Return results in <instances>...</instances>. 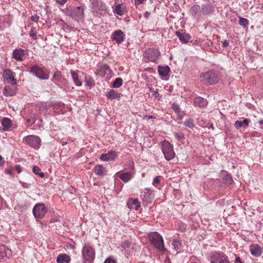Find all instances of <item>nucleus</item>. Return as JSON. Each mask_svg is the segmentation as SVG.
<instances>
[{
	"mask_svg": "<svg viewBox=\"0 0 263 263\" xmlns=\"http://www.w3.org/2000/svg\"><path fill=\"white\" fill-rule=\"evenodd\" d=\"M148 240L150 243L160 252H164L166 251L163 238L158 232L150 233L148 234Z\"/></svg>",
	"mask_w": 263,
	"mask_h": 263,
	"instance_id": "1",
	"label": "nucleus"
},
{
	"mask_svg": "<svg viewBox=\"0 0 263 263\" xmlns=\"http://www.w3.org/2000/svg\"><path fill=\"white\" fill-rule=\"evenodd\" d=\"M161 149L166 160L170 161L175 158L173 145L167 140H164L161 142Z\"/></svg>",
	"mask_w": 263,
	"mask_h": 263,
	"instance_id": "2",
	"label": "nucleus"
},
{
	"mask_svg": "<svg viewBox=\"0 0 263 263\" xmlns=\"http://www.w3.org/2000/svg\"><path fill=\"white\" fill-rule=\"evenodd\" d=\"M84 263H92L95 258L94 249L89 244H85L82 250Z\"/></svg>",
	"mask_w": 263,
	"mask_h": 263,
	"instance_id": "3",
	"label": "nucleus"
},
{
	"mask_svg": "<svg viewBox=\"0 0 263 263\" xmlns=\"http://www.w3.org/2000/svg\"><path fill=\"white\" fill-rule=\"evenodd\" d=\"M211 263H230L228 256L221 251H214L209 256Z\"/></svg>",
	"mask_w": 263,
	"mask_h": 263,
	"instance_id": "4",
	"label": "nucleus"
},
{
	"mask_svg": "<svg viewBox=\"0 0 263 263\" xmlns=\"http://www.w3.org/2000/svg\"><path fill=\"white\" fill-rule=\"evenodd\" d=\"M29 72L40 80H48L49 79V74L46 71V69L37 65H34L30 67Z\"/></svg>",
	"mask_w": 263,
	"mask_h": 263,
	"instance_id": "5",
	"label": "nucleus"
},
{
	"mask_svg": "<svg viewBox=\"0 0 263 263\" xmlns=\"http://www.w3.org/2000/svg\"><path fill=\"white\" fill-rule=\"evenodd\" d=\"M159 51L155 48H148L145 50L143 54V59L145 62H156L160 56Z\"/></svg>",
	"mask_w": 263,
	"mask_h": 263,
	"instance_id": "6",
	"label": "nucleus"
},
{
	"mask_svg": "<svg viewBox=\"0 0 263 263\" xmlns=\"http://www.w3.org/2000/svg\"><path fill=\"white\" fill-rule=\"evenodd\" d=\"M200 77L201 81L205 85H212L218 82L217 76L214 71L201 73Z\"/></svg>",
	"mask_w": 263,
	"mask_h": 263,
	"instance_id": "7",
	"label": "nucleus"
},
{
	"mask_svg": "<svg viewBox=\"0 0 263 263\" xmlns=\"http://www.w3.org/2000/svg\"><path fill=\"white\" fill-rule=\"evenodd\" d=\"M33 214L35 218H43L47 212V209L44 203L36 204L32 210Z\"/></svg>",
	"mask_w": 263,
	"mask_h": 263,
	"instance_id": "8",
	"label": "nucleus"
},
{
	"mask_svg": "<svg viewBox=\"0 0 263 263\" xmlns=\"http://www.w3.org/2000/svg\"><path fill=\"white\" fill-rule=\"evenodd\" d=\"M24 141L30 146L35 149H38L40 147L41 140L40 137L37 136H28L24 139Z\"/></svg>",
	"mask_w": 263,
	"mask_h": 263,
	"instance_id": "9",
	"label": "nucleus"
},
{
	"mask_svg": "<svg viewBox=\"0 0 263 263\" xmlns=\"http://www.w3.org/2000/svg\"><path fill=\"white\" fill-rule=\"evenodd\" d=\"M14 74L15 73L10 69H5L3 72L2 77L4 80L7 81L8 83L15 85L17 83V81L14 78Z\"/></svg>",
	"mask_w": 263,
	"mask_h": 263,
	"instance_id": "10",
	"label": "nucleus"
},
{
	"mask_svg": "<svg viewBox=\"0 0 263 263\" xmlns=\"http://www.w3.org/2000/svg\"><path fill=\"white\" fill-rule=\"evenodd\" d=\"M190 14L195 20H199L202 17L201 7L198 5H193L189 10Z\"/></svg>",
	"mask_w": 263,
	"mask_h": 263,
	"instance_id": "11",
	"label": "nucleus"
},
{
	"mask_svg": "<svg viewBox=\"0 0 263 263\" xmlns=\"http://www.w3.org/2000/svg\"><path fill=\"white\" fill-rule=\"evenodd\" d=\"M97 71L98 74L101 77H104L106 75L109 76L112 73L109 66L106 64H100L98 66Z\"/></svg>",
	"mask_w": 263,
	"mask_h": 263,
	"instance_id": "12",
	"label": "nucleus"
},
{
	"mask_svg": "<svg viewBox=\"0 0 263 263\" xmlns=\"http://www.w3.org/2000/svg\"><path fill=\"white\" fill-rule=\"evenodd\" d=\"M249 251L254 257H259L263 252V247L257 243L252 244L249 247Z\"/></svg>",
	"mask_w": 263,
	"mask_h": 263,
	"instance_id": "13",
	"label": "nucleus"
},
{
	"mask_svg": "<svg viewBox=\"0 0 263 263\" xmlns=\"http://www.w3.org/2000/svg\"><path fill=\"white\" fill-rule=\"evenodd\" d=\"M84 8L83 6H79L75 8L71 13V16L76 21H79L83 19Z\"/></svg>",
	"mask_w": 263,
	"mask_h": 263,
	"instance_id": "14",
	"label": "nucleus"
},
{
	"mask_svg": "<svg viewBox=\"0 0 263 263\" xmlns=\"http://www.w3.org/2000/svg\"><path fill=\"white\" fill-rule=\"evenodd\" d=\"M125 38V35L121 30L115 31L111 36V39L116 41L118 44H121Z\"/></svg>",
	"mask_w": 263,
	"mask_h": 263,
	"instance_id": "15",
	"label": "nucleus"
},
{
	"mask_svg": "<svg viewBox=\"0 0 263 263\" xmlns=\"http://www.w3.org/2000/svg\"><path fill=\"white\" fill-rule=\"evenodd\" d=\"M117 157V153L114 151H110L107 153L103 154L100 157V159L103 161H114Z\"/></svg>",
	"mask_w": 263,
	"mask_h": 263,
	"instance_id": "16",
	"label": "nucleus"
},
{
	"mask_svg": "<svg viewBox=\"0 0 263 263\" xmlns=\"http://www.w3.org/2000/svg\"><path fill=\"white\" fill-rule=\"evenodd\" d=\"M25 55V50L22 48L15 49L13 51V58L17 61H23Z\"/></svg>",
	"mask_w": 263,
	"mask_h": 263,
	"instance_id": "17",
	"label": "nucleus"
},
{
	"mask_svg": "<svg viewBox=\"0 0 263 263\" xmlns=\"http://www.w3.org/2000/svg\"><path fill=\"white\" fill-rule=\"evenodd\" d=\"M141 198L143 201H149L153 196V191L149 189L145 188L144 190L141 192L140 195Z\"/></svg>",
	"mask_w": 263,
	"mask_h": 263,
	"instance_id": "18",
	"label": "nucleus"
},
{
	"mask_svg": "<svg viewBox=\"0 0 263 263\" xmlns=\"http://www.w3.org/2000/svg\"><path fill=\"white\" fill-rule=\"evenodd\" d=\"M106 97L110 100H119L121 98V94L118 93L114 89H110L109 91L106 92Z\"/></svg>",
	"mask_w": 263,
	"mask_h": 263,
	"instance_id": "19",
	"label": "nucleus"
},
{
	"mask_svg": "<svg viewBox=\"0 0 263 263\" xmlns=\"http://www.w3.org/2000/svg\"><path fill=\"white\" fill-rule=\"evenodd\" d=\"M127 205L130 209L138 210L140 206V203L137 198L130 199L128 200Z\"/></svg>",
	"mask_w": 263,
	"mask_h": 263,
	"instance_id": "20",
	"label": "nucleus"
},
{
	"mask_svg": "<svg viewBox=\"0 0 263 263\" xmlns=\"http://www.w3.org/2000/svg\"><path fill=\"white\" fill-rule=\"evenodd\" d=\"M134 174L135 173L132 172H125L120 174L119 175V177L123 182L126 183L133 178Z\"/></svg>",
	"mask_w": 263,
	"mask_h": 263,
	"instance_id": "21",
	"label": "nucleus"
},
{
	"mask_svg": "<svg viewBox=\"0 0 263 263\" xmlns=\"http://www.w3.org/2000/svg\"><path fill=\"white\" fill-rule=\"evenodd\" d=\"M194 104L195 106L199 107H204L208 104V101L205 99L198 97L194 99Z\"/></svg>",
	"mask_w": 263,
	"mask_h": 263,
	"instance_id": "22",
	"label": "nucleus"
},
{
	"mask_svg": "<svg viewBox=\"0 0 263 263\" xmlns=\"http://www.w3.org/2000/svg\"><path fill=\"white\" fill-rule=\"evenodd\" d=\"M176 34L182 43H187L191 38V36L189 34L185 32L181 33L177 31Z\"/></svg>",
	"mask_w": 263,
	"mask_h": 263,
	"instance_id": "23",
	"label": "nucleus"
},
{
	"mask_svg": "<svg viewBox=\"0 0 263 263\" xmlns=\"http://www.w3.org/2000/svg\"><path fill=\"white\" fill-rule=\"evenodd\" d=\"M158 71L159 75L161 77H166L170 71V68L168 66H158Z\"/></svg>",
	"mask_w": 263,
	"mask_h": 263,
	"instance_id": "24",
	"label": "nucleus"
},
{
	"mask_svg": "<svg viewBox=\"0 0 263 263\" xmlns=\"http://www.w3.org/2000/svg\"><path fill=\"white\" fill-rule=\"evenodd\" d=\"M201 8L202 15L210 14L214 11L213 7L209 4L203 5Z\"/></svg>",
	"mask_w": 263,
	"mask_h": 263,
	"instance_id": "25",
	"label": "nucleus"
},
{
	"mask_svg": "<svg viewBox=\"0 0 263 263\" xmlns=\"http://www.w3.org/2000/svg\"><path fill=\"white\" fill-rule=\"evenodd\" d=\"M249 119H245L243 121H236L234 123V126L236 129H239L241 127L245 128L249 125Z\"/></svg>",
	"mask_w": 263,
	"mask_h": 263,
	"instance_id": "26",
	"label": "nucleus"
},
{
	"mask_svg": "<svg viewBox=\"0 0 263 263\" xmlns=\"http://www.w3.org/2000/svg\"><path fill=\"white\" fill-rule=\"evenodd\" d=\"M1 124L3 126V129L5 131L8 130L12 125L11 120L7 117H4L2 119Z\"/></svg>",
	"mask_w": 263,
	"mask_h": 263,
	"instance_id": "27",
	"label": "nucleus"
},
{
	"mask_svg": "<svg viewBox=\"0 0 263 263\" xmlns=\"http://www.w3.org/2000/svg\"><path fill=\"white\" fill-rule=\"evenodd\" d=\"M93 171L98 176H103L105 174V168L101 165H96Z\"/></svg>",
	"mask_w": 263,
	"mask_h": 263,
	"instance_id": "28",
	"label": "nucleus"
},
{
	"mask_svg": "<svg viewBox=\"0 0 263 263\" xmlns=\"http://www.w3.org/2000/svg\"><path fill=\"white\" fill-rule=\"evenodd\" d=\"M70 73L72 78V80L77 86H81L82 85V82L79 79L77 72L73 70H71Z\"/></svg>",
	"mask_w": 263,
	"mask_h": 263,
	"instance_id": "29",
	"label": "nucleus"
},
{
	"mask_svg": "<svg viewBox=\"0 0 263 263\" xmlns=\"http://www.w3.org/2000/svg\"><path fill=\"white\" fill-rule=\"evenodd\" d=\"M70 260V257L66 254H60L57 259L58 263H68Z\"/></svg>",
	"mask_w": 263,
	"mask_h": 263,
	"instance_id": "30",
	"label": "nucleus"
},
{
	"mask_svg": "<svg viewBox=\"0 0 263 263\" xmlns=\"http://www.w3.org/2000/svg\"><path fill=\"white\" fill-rule=\"evenodd\" d=\"M15 94V91L10 86H5L3 89V95L5 96H13Z\"/></svg>",
	"mask_w": 263,
	"mask_h": 263,
	"instance_id": "31",
	"label": "nucleus"
},
{
	"mask_svg": "<svg viewBox=\"0 0 263 263\" xmlns=\"http://www.w3.org/2000/svg\"><path fill=\"white\" fill-rule=\"evenodd\" d=\"M62 77V73L59 71H57L54 73L52 81L55 83H58L61 81Z\"/></svg>",
	"mask_w": 263,
	"mask_h": 263,
	"instance_id": "32",
	"label": "nucleus"
},
{
	"mask_svg": "<svg viewBox=\"0 0 263 263\" xmlns=\"http://www.w3.org/2000/svg\"><path fill=\"white\" fill-rule=\"evenodd\" d=\"M183 124L185 126L188 127L190 128H193L194 127H195L194 120L192 118H189L188 119H186L184 122Z\"/></svg>",
	"mask_w": 263,
	"mask_h": 263,
	"instance_id": "33",
	"label": "nucleus"
},
{
	"mask_svg": "<svg viewBox=\"0 0 263 263\" xmlns=\"http://www.w3.org/2000/svg\"><path fill=\"white\" fill-rule=\"evenodd\" d=\"M114 12L120 16L123 15L124 13V9L122 8V6L120 4H118L115 6Z\"/></svg>",
	"mask_w": 263,
	"mask_h": 263,
	"instance_id": "34",
	"label": "nucleus"
},
{
	"mask_svg": "<svg viewBox=\"0 0 263 263\" xmlns=\"http://www.w3.org/2000/svg\"><path fill=\"white\" fill-rule=\"evenodd\" d=\"M107 7L104 3L101 2L100 6L98 7V11H96L100 14H103L106 12Z\"/></svg>",
	"mask_w": 263,
	"mask_h": 263,
	"instance_id": "35",
	"label": "nucleus"
},
{
	"mask_svg": "<svg viewBox=\"0 0 263 263\" xmlns=\"http://www.w3.org/2000/svg\"><path fill=\"white\" fill-rule=\"evenodd\" d=\"M175 138L179 142L184 143L183 141L185 140V136L182 132L174 133Z\"/></svg>",
	"mask_w": 263,
	"mask_h": 263,
	"instance_id": "36",
	"label": "nucleus"
},
{
	"mask_svg": "<svg viewBox=\"0 0 263 263\" xmlns=\"http://www.w3.org/2000/svg\"><path fill=\"white\" fill-rule=\"evenodd\" d=\"M238 18L239 20V24L245 28L247 27L249 23V20L240 16H238Z\"/></svg>",
	"mask_w": 263,
	"mask_h": 263,
	"instance_id": "37",
	"label": "nucleus"
},
{
	"mask_svg": "<svg viewBox=\"0 0 263 263\" xmlns=\"http://www.w3.org/2000/svg\"><path fill=\"white\" fill-rule=\"evenodd\" d=\"M123 84V80L121 78H116L113 82V88H119Z\"/></svg>",
	"mask_w": 263,
	"mask_h": 263,
	"instance_id": "38",
	"label": "nucleus"
},
{
	"mask_svg": "<svg viewBox=\"0 0 263 263\" xmlns=\"http://www.w3.org/2000/svg\"><path fill=\"white\" fill-rule=\"evenodd\" d=\"M32 171L35 174L38 175L42 178H44L45 177L44 173L42 172L41 168L37 166H34L33 167Z\"/></svg>",
	"mask_w": 263,
	"mask_h": 263,
	"instance_id": "39",
	"label": "nucleus"
},
{
	"mask_svg": "<svg viewBox=\"0 0 263 263\" xmlns=\"http://www.w3.org/2000/svg\"><path fill=\"white\" fill-rule=\"evenodd\" d=\"M172 244L173 246L174 249L176 251L181 249V243L179 240L176 239L174 240Z\"/></svg>",
	"mask_w": 263,
	"mask_h": 263,
	"instance_id": "40",
	"label": "nucleus"
},
{
	"mask_svg": "<svg viewBox=\"0 0 263 263\" xmlns=\"http://www.w3.org/2000/svg\"><path fill=\"white\" fill-rule=\"evenodd\" d=\"M6 256H7V251H6L5 247L4 246L0 245V259L3 258Z\"/></svg>",
	"mask_w": 263,
	"mask_h": 263,
	"instance_id": "41",
	"label": "nucleus"
},
{
	"mask_svg": "<svg viewBox=\"0 0 263 263\" xmlns=\"http://www.w3.org/2000/svg\"><path fill=\"white\" fill-rule=\"evenodd\" d=\"M101 2L99 1L98 0H92L91 4L94 11H98V7L100 6Z\"/></svg>",
	"mask_w": 263,
	"mask_h": 263,
	"instance_id": "42",
	"label": "nucleus"
},
{
	"mask_svg": "<svg viewBox=\"0 0 263 263\" xmlns=\"http://www.w3.org/2000/svg\"><path fill=\"white\" fill-rule=\"evenodd\" d=\"M29 35L34 40H36V31L34 27H32L29 32Z\"/></svg>",
	"mask_w": 263,
	"mask_h": 263,
	"instance_id": "43",
	"label": "nucleus"
},
{
	"mask_svg": "<svg viewBox=\"0 0 263 263\" xmlns=\"http://www.w3.org/2000/svg\"><path fill=\"white\" fill-rule=\"evenodd\" d=\"M86 86H89L90 88L95 85V82L91 78L85 80Z\"/></svg>",
	"mask_w": 263,
	"mask_h": 263,
	"instance_id": "44",
	"label": "nucleus"
},
{
	"mask_svg": "<svg viewBox=\"0 0 263 263\" xmlns=\"http://www.w3.org/2000/svg\"><path fill=\"white\" fill-rule=\"evenodd\" d=\"M161 176H158L154 178L153 181V185L155 187H157V185L160 183Z\"/></svg>",
	"mask_w": 263,
	"mask_h": 263,
	"instance_id": "45",
	"label": "nucleus"
},
{
	"mask_svg": "<svg viewBox=\"0 0 263 263\" xmlns=\"http://www.w3.org/2000/svg\"><path fill=\"white\" fill-rule=\"evenodd\" d=\"M131 245V242H130L129 241L124 240L121 243V247L125 249L126 248H129L130 247Z\"/></svg>",
	"mask_w": 263,
	"mask_h": 263,
	"instance_id": "46",
	"label": "nucleus"
},
{
	"mask_svg": "<svg viewBox=\"0 0 263 263\" xmlns=\"http://www.w3.org/2000/svg\"><path fill=\"white\" fill-rule=\"evenodd\" d=\"M172 108L176 114L180 113V108L178 104L175 103L173 104Z\"/></svg>",
	"mask_w": 263,
	"mask_h": 263,
	"instance_id": "47",
	"label": "nucleus"
},
{
	"mask_svg": "<svg viewBox=\"0 0 263 263\" xmlns=\"http://www.w3.org/2000/svg\"><path fill=\"white\" fill-rule=\"evenodd\" d=\"M39 19L40 17L37 15H32L31 17V20L35 23H38Z\"/></svg>",
	"mask_w": 263,
	"mask_h": 263,
	"instance_id": "48",
	"label": "nucleus"
},
{
	"mask_svg": "<svg viewBox=\"0 0 263 263\" xmlns=\"http://www.w3.org/2000/svg\"><path fill=\"white\" fill-rule=\"evenodd\" d=\"M153 96L156 99H157L158 100H159L160 99V95L158 92V91H154L153 93Z\"/></svg>",
	"mask_w": 263,
	"mask_h": 263,
	"instance_id": "49",
	"label": "nucleus"
},
{
	"mask_svg": "<svg viewBox=\"0 0 263 263\" xmlns=\"http://www.w3.org/2000/svg\"><path fill=\"white\" fill-rule=\"evenodd\" d=\"M13 170L16 171L17 173L20 174L22 171V167L20 165H17L13 167Z\"/></svg>",
	"mask_w": 263,
	"mask_h": 263,
	"instance_id": "50",
	"label": "nucleus"
},
{
	"mask_svg": "<svg viewBox=\"0 0 263 263\" xmlns=\"http://www.w3.org/2000/svg\"><path fill=\"white\" fill-rule=\"evenodd\" d=\"M104 263H117V262L110 257H108L105 259Z\"/></svg>",
	"mask_w": 263,
	"mask_h": 263,
	"instance_id": "51",
	"label": "nucleus"
},
{
	"mask_svg": "<svg viewBox=\"0 0 263 263\" xmlns=\"http://www.w3.org/2000/svg\"><path fill=\"white\" fill-rule=\"evenodd\" d=\"M221 43L223 48H226L229 45V42L228 40H224V41L221 42Z\"/></svg>",
	"mask_w": 263,
	"mask_h": 263,
	"instance_id": "52",
	"label": "nucleus"
},
{
	"mask_svg": "<svg viewBox=\"0 0 263 263\" xmlns=\"http://www.w3.org/2000/svg\"><path fill=\"white\" fill-rule=\"evenodd\" d=\"M48 108L47 104L46 103H42L41 106L40 107L41 109H43V110L45 109H47Z\"/></svg>",
	"mask_w": 263,
	"mask_h": 263,
	"instance_id": "53",
	"label": "nucleus"
},
{
	"mask_svg": "<svg viewBox=\"0 0 263 263\" xmlns=\"http://www.w3.org/2000/svg\"><path fill=\"white\" fill-rule=\"evenodd\" d=\"M27 121L29 122V123H31L32 124H33L35 123V120L33 118H32L31 117H30L29 118H28L27 119Z\"/></svg>",
	"mask_w": 263,
	"mask_h": 263,
	"instance_id": "54",
	"label": "nucleus"
},
{
	"mask_svg": "<svg viewBox=\"0 0 263 263\" xmlns=\"http://www.w3.org/2000/svg\"><path fill=\"white\" fill-rule=\"evenodd\" d=\"M234 263H243V262L241 261L240 258L237 256L235 258Z\"/></svg>",
	"mask_w": 263,
	"mask_h": 263,
	"instance_id": "55",
	"label": "nucleus"
},
{
	"mask_svg": "<svg viewBox=\"0 0 263 263\" xmlns=\"http://www.w3.org/2000/svg\"><path fill=\"white\" fill-rule=\"evenodd\" d=\"M129 165L130 170H133L134 169V163L133 161H130Z\"/></svg>",
	"mask_w": 263,
	"mask_h": 263,
	"instance_id": "56",
	"label": "nucleus"
},
{
	"mask_svg": "<svg viewBox=\"0 0 263 263\" xmlns=\"http://www.w3.org/2000/svg\"><path fill=\"white\" fill-rule=\"evenodd\" d=\"M4 247H6L5 246H4ZM5 249H6V251H7V256H6V257H7V258H9V256H8V255L9 254V252H10V250L6 248H5ZM4 258V257L3 258H1V259H3Z\"/></svg>",
	"mask_w": 263,
	"mask_h": 263,
	"instance_id": "57",
	"label": "nucleus"
},
{
	"mask_svg": "<svg viewBox=\"0 0 263 263\" xmlns=\"http://www.w3.org/2000/svg\"><path fill=\"white\" fill-rule=\"evenodd\" d=\"M178 115V117L180 120H181L183 118V115L181 114V113L177 114Z\"/></svg>",
	"mask_w": 263,
	"mask_h": 263,
	"instance_id": "58",
	"label": "nucleus"
},
{
	"mask_svg": "<svg viewBox=\"0 0 263 263\" xmlns=\"http://www.w3.org/2000/svg\"><path fill=\"white\" fill-rule=\"evenodd\" d=\"M227 177V178H228V182L229 183H231V182H232V178H231V177L230 176H228Z\"/></svg>",
	"mask_w": 263,
	"mask_h": 263,
	"instance_id": "59",
	"label": "nucleus"
},
{
	"mask_svg": "<svg viewBox=\"0 0 263 263\" xmlns=\"http://www.w3.org/2000/svg\"><path fill=\"white\" fill-rule=\"evenodd\" d=\"M3 160V157L0 155V162Z\"/></svg>",
	"mask_w": 263,
	"mask_h": 263,
	"instance_id": "60",
	"label": "nucleus"
},
{
	"mask_svg": "<svg viewBox=\"0 0 263 263\" xmlns=\"http://www.w3.org/2000/svg\"><path fill=\"white\" fill-rule=\"evenodd\" d=\"M190 263H201V262H199L191 261V262H190Z\"/></svg>",
	"mask_w": 263,
	"mask_h": 263,
	"instance_id": "61",
	"label": "nucleus"
},
{
	"mask_svg": "<svg viewBox=\"0 0 263 263\" xmlns=\"http://www.w3.org/2000/svg\"><path fill=\"white\" fill-rule=\"evenodd\" d=\"M8 173H9V174H11V171H8Z\"/></svg>",
	"mask_w": 263,
	"mask_h": 263,
	"instance_id": "62",
	"label": "nucleus"
}]
</instances>
